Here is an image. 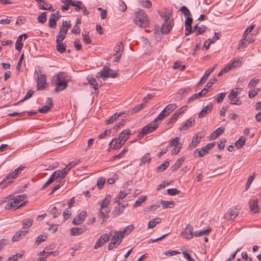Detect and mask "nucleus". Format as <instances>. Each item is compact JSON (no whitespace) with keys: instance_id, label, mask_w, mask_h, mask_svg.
<instances>
[{"instance_id":"nucleus-44","label":"nucleus","mask_w":261,"mask_h":261,"mask_svg":"<svg viewBox=\"0 0 261 261\" xmlns=\"http://www.w3.org/2000/svg\"><path fill=\"white\" fill-rule=\"evenodd\" d=\"M168 116L166 113V111L163 110L157 116V117L154 120V122H156L158 121L162 120L164 119L166 117Z\"/></svg>"},{"instance_id":"nucleus-11","label":"nucleus","mask_w":261,"mask_h":261,"mask_svg":"<svg viewBox=\"0 0 261 261\" xmlns=\"http://www.w3.org/2000/svg\"><path fill=\"white\" fill-rule=\"evenodd\" d=\"M217 66V65H215L213 67L207 69L205 71L203 75V76L200 79V81L197 84V86H199L200 85L203 84L205 82V81L207 80L208 77L211 74V73L213 72V71L214 70L215 67Z\"/></svg>"},{"instance_id":"nucleus-40","label":"nucleus","mask_w":261,"mask_h":261,"mask_svg":"<svg viewBox=\"0 0 261 261\" xmlns=\"http://www.w3.org/2000/svg\"><path fill=\"white\" fill-rule=\"evenodd\" d=\"M186 109V107H182L180 108L179 109L177 110L174 114L172 115V119L174 120H177L178 116L182 113Z\"/></svg>"},{"instance_id":"nucleus-9","label":"nucleus","mask_w":261,"mask_h":261,"mask_svg":"<svg viewBox=\"0 0 261 261\" xmlns=\"http://www.w3.org/2000/svg\"><path fill=\"white\" fill-rule=\"evenodd\" d=\"M23 167H19L16 169L12 172L10 173L7 176L6 178L9 179L8 184L13 182V179L16 178L20 173V171L23 169Z\"/></svg>"},{"instance_id":"nucleus-6","label":"nucleus","mask_w":261,"mask_h":261,"mask_svg":"<svg viewBox=\"0 0 261 261\" xmlns=\"http://www.w3.org/2000/svg\"><path fill=\"white\" fill-rule=\"evenodd\" d=\"M239 214V211L236 206H234L229 209L227 213L225 214L224 217L226 219L233 220Z\"/></svg>"},{"instance_id":"nucleus-50","label":"nucleus","mask_w":261,"mask_h":261,"mask_svg":"<svg viewBox=\"0 0 261 261\" xmlns=\"http://www.w3.org/2000/svg\"><path fill=\"white\" fill-rule=\"evenodd\" d=\"M145 106V104L144 103H141L140 105H137L135 108H134L132 111H131V114H135L138 112L139 111L142 109Z\"/></svg>"},{"instance_id":"nucleus-5","label":"nucleus","mask_w":261,"mask_h":261,"mask_svg":"<svg viewBox=\"0 0 261 261\" xmlns=\"http://www.w3.org/2000/svg\"><path fill=\"white\" fill-rule=\"evenodd\" d=\"M215 145V143H210L207 144L206 145L202 147L201 148L197 149L195 152L194 154L196 152L198 153L199 157H202L206 153H207L208 150L212 149Z\"/></svg>"},{"instance_id":"nucleus-43","label":"nucleus","mask_w":261,"mask_h":261,"mask_svg":"<svg viewBox=\"0 0 261 261\" xmlns=\"http://www.w3.org/2000/svg\"><path fill=\"white\" fill-rule=\"evenodd\" d=\"M46 15L47 13L46 12L42 13L37 18L38 22L41 23H45L46 21Z\"/></svg>"},{"instance_id":"nucleus-47","label":"nucleus","mask_w":261,"mask_h":261,"mask_svg":"<svg viewBox=\"0 0 261 261\" xmlns=\"http://www.w3.org/2000/svg\"><path fill=\"white\" fill-rule=\"evenodd\" d=\"M134 226L133 225H130L127 226L125 229H124L122 231H119L121 232V234L124 235V234L126 233V234H128L130 233L132 230L134 229Z\"/></svg>"},{"instance_id":"nucleus-3","label":"nucleus","mask_w":261,"mask_h":261,"mask_svg":"<svg viewBox=\"0 0 261 261\" xmlns=\"http://www.w3.org/2000/svg\"><path fill=\"white\" fill-rule=\"evenodd\" d=\"M241 91L242 89L240 88H235L231 90L228 95L229 99L230 101V104L237 105H240L241 104V101L240 100V98L237 97L238 95Z\"/></svg>"},{"instance_id":"nucleus-58","label":"nucleus","mask_w":261,"mask_h":261,"mask_svg":"<svg viewBox=\"0 0 261 261\" xmlns=\"http://www.w3.org/2000/svg\"><path fill=\"white\" fill-rule=\"evenodd\" d=\"M124 144V143H122L121 140H118V139L116 141L115 144L113 145V149H117L121 148L123 145Z\"/></svg>"},{"instance_id":"nucleus-25","label":"nucleus","mask_w":261,"mask_h":261,"mask_svg":"<svg viewBox=\"0 0 261 261\" xmlns=\"http://www.w3.org/2000/svg\"><path fill=\"white\" fill-rule=\"evenodd\" d=\"M202 138V136H198V135H195L192 139L191 144L189 145L192 148L195 147L197 145L200 143V140Z\"/></svg>"},{"instance_id":"nucleus-28","label":"nucleus","mask_w":261,"mask_h":261,"mask_svg":"<svg viewBox=\"0 0 261 261\" xmlns=\"http://www.w3.org/2000/svg\"><path fill=\"white\" fill-rule=\"evenodd\" d=\"M123 210L122 208L120 207V204H118L116 205L112 213V214L113 215L114 217H117L119 216L123 212Z\"/></svg>"},{"instance_id":"nucleus-55","label":"nucleus","mask_w":261,"mask_h":261,"mask_svg":"<svg viewBox=\"0 0 261 261\" xmlns=\"http://www.w3.org/2000/svg\"><path fill=\"white\" fill-rule=\"evenodd\" d=\"M106 179L103 177H99L97 182V186L99 189H102L105 185Z\"/></svg>"},{"instance_id":"nucleus-8","label":"nucleus","mask_w":261,"mask_h":261,"mask_svg":"<svg viewBox=\"0 0 261 261\" xmlns=\"http://www.w3.org/2000/svg\"><path fill=\"white\" fill-rule=\"evenodd\" d=\"M53 107V104L51 99L49 97H47L45 105L43 106L41 108H39L38 111L41 113H45L50 111Z\"/></svg>"},{"instance_id":"nucleus-33","label":"nucleus","mask_w":261,"mask_h":261,"mask_svg":"<svg viewBox=\"0 0 261 261\" xmlns=\"http://www.w3.org/2000/svg\"><path fill=\"white\" fill-rule=\"evenodd\" d=\"M33 224V219H25L22 221V228L28 229L30 228Z\"/></svg>"},{"instance_id":"nucleus-52","label":"nucleus","mask_w":261,"mask_h":261,"mask_svg":"<svg viewBox=\"0 0 261 261\" xmlns=\"http://www.w3.org/2000/svg\"><path fill=\"white\" fill-rule=\"evenodd\" d=\"M179 138L176 137L173 140H171L170 142L169 145L170 146L177 147L178 145H181L180 143H179Z\"/></svg>"},{"instance_id":"nucleus-37","label":"nucleus","mask_w":261,"mask_h":261,"mask_svg":"<svg viewBox=\"0 0 261 261\" xmlns=\"http://www.w3.org/2000/svg\"><path fill=\"white\" fill-rule=\"evenodd\" d=\"M184 161V157L177 159V160L176 161L175 164L172 166L173 171L177 170L180 167L181 165L182 164Z\"/></svg>"},{"instance_id":"nucleus-30","label":"nucleus","mask_w":261,"mask_h":261,"mask_svg":"<svg viewBox=\"0 0 261 261\" xmlns=\"http://www.w3.org/2000/svg\"><path fill=\"white\" fill-rule=\"evenodd\" d=\"M211 230V229L209 227L203 230L196 231L194 232V236L198 237L203 235L208 234Z\"/></svg>"},{"instance_id":"nucleus-29","label":"nucleus","mask_w":261,"mask_h":261,"mask_svg":"<svg viewBox=\"0 0 261 261\" xmlns=\"http://www.w3.org/2000/svg\"><path fill=\"white\" fill-rule=\"evenodd\" d=\"M162 219L160 218H156L154 219L150 220L148 224V227L149 228H152L155 226V225L161 222Z\"/></svg>"},{"instance_id":"nucleus-48","label":"nucleus","mask_w":261,"mask_h":261,"mask_svg":"<svg viewBox=\"0 0 261 261\" xmlns=\"http://www.w3.org/2000/svg\"><path fill=\"white\" fill-rule=\"evenodd\" d=\"M219 39V37L218 36V33H215L213 37L211 40L208 39V41H210L207 42V46L206 47V49H207L209 48L211 43H215Z\"/></svg>"},{"instance_id":"nucleus-34","label":"nucleus","mask_w":261,"mask_h":261,"mask_svg":"<svg viewBox=\"0 0 261 261\" xmlns=\"http://www.w3.org/2000/svg\"><path fill=\"white\" fill-rule=\"evenodd\" d=\"M127 195V193L123 192V191H120L117 196L116 197L115 202L117 203L118 204H120V201L124 198Z\"/></svg>"},{"instance_id":"nucleus-41","label":"nucleus","mask_w":261,"mask_h":261,"mask_svg":"<svg viewBox=\"0 0 261 261\" xmlns=\"http://www.w3.org/2000/svg\"><path fill=\"white\" fill-rule=\"evenodd\" d=\"M163 208L172 207L174 206V202L172 201L162 200L161 202Z\"/></svg>"},{"instance_id":"nucleus-26","label":"nucleus","mask_w":261,"mask_h":261,"mask_svg":"<svg viewBox=\"0 0 261 261\" xmlns=\"http://www.w3.org/2000/svg\"><path fill=\"white\" fill-rule=\"evenodd\" d=\"M250 207L251 211L254 213H256L258 212V201L257 200H253L250 201Z\"/></svg>"},{"instance_id":"nucleus-12","label":"nucleus","mask_w":261,"mask_h":261,"mask_svg":"<svg viewBox=\"0 0 261 261\" xmlns=\"http://www.w3.org/2000/svg\"><path fill=\"white\" fill-rule=\"evenodd\" d=\"M158 127V125L157 124H155L153 125L152 126L149 125L145 126L142 129V130L140 132V135L144 136L145 135H146L147 134H149V133L153 132L155 129H156Z\"/></svg>"},{"instance_id":"nucleus-38","label":"nucleus","mask_w":261,"mask_h":261,"mask_svg":"<svg viewBox=\"0 0 261 261\" xmlns=\"http://www.w3.org/2000/svg\"><path fill=\"white\" fill-rule=\"evenodd\" d=\"M119 116L120 115H118V114L115 113L113 115H112L108 119L105 121V123L106 124L112 123L114 121H115Z\"/></svg>"},{"instance_id":"nucleus-53","label":"nucleus","mask_w":261,"mask_h":261,"mask_svg":"<svg viewBox=\"0 0 261 261\" xmlns=\"http://www.w3.org/2000/svg\"><path fill=\"white\" fill-rule=\"evenodd\" d=\"M180 11L183 13L185 16H189L191 15L189 10L184 6L180 8Z\"/></svg>"},{"instance_id":"nucleus-23","label":"nucleus","mask_w":261,"mask_h":261,"mask_svg":"<svg viewBox=\"0 0 261 261\" xmlns=\"http://www.w3.org/2000/svg\"><path fill=\"white\" fill-rule=\"evenodd\" d=\"M194 121V119H193L192 118H189L186 123L179 127V130L181 131L182 130L188 129L189 127H191L193 125Z\"/></svg>"},{"instance_id":"nucleus-57","label":"nucleus","mask_w":261,"mask_h":261,"mask_svg":"<svg viewBox=\"0 0 261 261\" xmlns=\"http://www.w3.org/2000/svg\"><path fill=\"white\" fill-rule=\"evenodd\" d=\"M169 165V162L168 161H166L162 164H161L160 166H159L157 170L158 171H163L166 169L168 166Z\"/></svg>"},{"instance_id":"nucleus-46","label":"nucleus","mask_w":261,"mask_h":261,"mask_svg":"<svg viewBox=\"0 0 261 261\" xmlns=\"http://www.w3.org/2000/svg\"><path fill=\"white\" fill-rule=\"evenodd\" d=\"M245 141V138L242 137L236 142L235 145L239 148H241L244 145Z\"/></svg>"},{"instance_id":"nucleus-27","label":"nucleus","mask_w":261,"mask_h":261,"mask_svg":"<svg viewBox=\"0 0 261 261\" xmlns=\"http://www.w3.org/2000/svg\"><path fill=\"white\" fill-rule=\"evenodd\" d=\"M111 196L110 195H108L107 197L102 201L100 205V210H103L105 207H108L110 204Z\"/></svg>"},{"instance_id":"nucleus-60","label":"nucleus","mask_w":261,"mask_h":261,"mask_svg":"<svg viewBox=\"0 0 261 261\" xmlns=\"http://www.w3.org/2000/svg\"><path fill=\"white\" fill-rule=\"evenodd\" d=\"M167 193L168 194L173 196L179 194L180 191L176 188H172L168 189Z\"/></svg>"},{"instance_id":"nucleus-62","label":"nucleus","mask_w":261,"mask_h":261,"mask_svg":"<svg viewBox=\"0 0 261 261\" xmlns=\"http://www.w3.org/2000/svg\"><path fill=\"white\" fill-rule=\"evenodd\" d=\"M151 160L149 153H146L142 159V162L144 164L149 163Z\"/></svg>"},{"instance_id":"nucleus-51","label":"nucleus","mask_w":261,"mask_h":261,"mask_svg":"<svg viewBox=\"0 0 261 261\" xmlns=\"http://www.w3.org/2000/svg\"><path fill=\"white\" fill-rule=\"evenodd\" d=\"M47 237L46 236L39 235L36 240L35 244L38 245L41 242L45 241Z\"/></svg>"},{"instance_id":"nucleus-18","label":"nucleus","mask_w":261,"mask_h":261,"mask_svg":"<svg viewBox=\"0 0 261 261\" xmlns=\"http://www.w3.org/2000/svg\"><path fill=\"white\" fill-rule=\"evenodd\" d=\"M213 109V106L212 104H208L199 112L198 117L199 118H202L204 117L207 114L210 113Z\"/></svg>"},{"instance_id":"nucleus-19","label":"nucleus","mask_w":261,"mask_h":261,"mask_svg":"<svg viewBox=\"0 0 261 261\" xmlns=\"http://www.w3.org/2000/svg\"><path fill=\"white\" fill-rule=\"evenodd\" d=\"M28 233V231L26 230H20L15 233L12 239L13 242L18 241L21 240L23 237L27 235Z\"/></svg>"},{"instance_id":"nucleus-49","label":"nucleus","mask_w":261,"mask_h":261,"mask_svg":"<svg viewBox=\"0 0 261 261\" xmlns=\"http://www.w3.org/2000/svg\"><path fill=\"white\" fill-rule=\"evenodd\" d=\"M51 215H53L54 218H57L59 216L61 213V211L59 210L57 211V207L56 206H54L50 211L49 212Z\"/></svg>"},{"instance_id":"nucleus-54","label":"nucleus","mask_w":261,"mask_h":261,"mask_svg":"<svg viewBox=\"0 0 261 261\" xmlns=\"http://www.w3.org/2000/svg\"><path fill=\"white\" fill-rule=\"evenodd\" d=\"M140 3L143 6L147 8H150L152 6L151 3L148 0H140Z\"/></svg>"},{"instance_id":"nucleus-35","label":"nucleus","mask_w":261,"mask_h":261,"mask_svg":"<svg viewBox=\"0 0 261 261\" xmlns=\"http://www.w3.org/2000/svg\"><path fill=\"white\" fill-rule=\"evenodd\" d=\"M147 197L146 196H141L136 200L135 203L133 205V207L136 208L141 205V203L146 201Z\"/></svg>"},{"instance_id":"nucleus-31","label":"nucleus","mask_w":261,"mask_h":261,"mask_svg":"<svg viewBox=\"0 0 261 261\" xmlns=\"http://www.w3.org/2000/svg\"><path fill=\"white\" fill-rule=\"evenodd\" d=\"M87 80L88 81V84H89L91 86H92V87L95 90H97L99 88L97 82L96 81V80L94 78L88 76Z\"/></svg>"},{"instance_id":"nucleus-13","label":"nucleus","mask_w":261,"mask_h":261,"mask_svg":"<svg viewBox=\"0 0 261 261\" xmlns=\"http://www.w3.org/2000/svg\"><path fill=\"white\" fill-rule=\"evenodd\" d=\"M173 25V21L172 20H170L169 22H164L161 28L162 33L163 34H167L169 33Z\"/></svg>"},{"instance_id":"nucleus-63","label":"nucleus","mask_w":261,"mask_h":261,"mask_svg":"<svg viewBox=\"0 0 261 261\" xmlns=\"http://www.w3.org/2000/svg\"><path fill=\"white\" fill-rule=\"evenodd\" d=\"M226 93H220L217 95V102L219 103L221 102L225 97Z\"/></svg>"},{"instance_id":"nucleus-56","label":"nucleus","mask_w":261,"mask_h":261,"mask_svg":"<svg viewBox=\"0 0 261 261\" xmlns=\"http://www.w3.org/2000/svg\"><path fill=\"white\" fill-rule=\"evenodd\" d=\"M98 217L99 219H103L102 221V223H104L105 222H106V221L105 220V218H108V214H106L105 213V212H103V210H100V211L98 213Z\"/></svg>"},{"instance_id":"nucleus-32","label":"nucleus","mask_w":261,"mask_h":261,"mask_svg":"<svg viewBox=\"0 0 261 261\" xmlns=\"http://www.w3.org/2000/svg\"><path fill=\"white\" fill-rule=\"evenodd\" d=\"M176 108V105L175 103H170L163 110L166 111V113L169 115Z\"/></svg>"},{"instance_id":"nucleus-15","label":"nucleus","mask_w":261,"mask_h":261,"mask_svg":"<svg viewBox=\"0 0 261 261\" xmlns=\"http://www.w3.org/2000/svg\"><path fill=\"white\" fill-rule=\"evenodd\" d=\"M39 4V8L40 10H53V7L51 4H47L44 0H35Z\"/></svg>"},{"instance_id":"nucleus-2","label":"nucleus","mask_w":261,"mask_h":261,"mask_svg":"<svg viewBox=\"0 0 261 261\" xmlns=\"http://www.w3.org/2000/svg\"><path fill=\"white\" fill-rule=\"evenodd\" d=\"M27 197L26 195L22 194L20 195H18L15 196L13 199L12 201H10L7 203L5 205V208L7 210H9L11 208L16 209L18 208L24 204V203H22L21 205L18 206V204L22 201L23 199Z\"/></svg>"},{"instance_id":"nucleus-14","label":"nucleus","mask_w":261,"mask_h":261,"mask_svg":"<svg viewBox=\"0 0 261 261\" xmlns=\"http://www.w3.org/2000/svg\"><path fill=\"white\" fill-rule=\"evenodd\" d=\"M65 73L61 72L54 75L51 79V82L53 84L62 82L65 81Z\"/></svg>"},{"instance_id":"nucleus-45","label":"nucleus","mask_w":261,"mask_h":261,"mask_svg":"<svg viewBox=\"0 0 261 261\" xmlns=\"http://www.w3.org/2000/svg\"><path fill=\"white\" fill-rule=\"evenodd\" d=\"M66 44L62 43H59V44H57L56 48L58 52L61 53H63L66 50Z\"/></svg>"},{"instance_id":"nucleus-20","label":"nucleus","mask_w":261,"mask_h":261,"mask_svg":"<svg viewBox=\"0 0 261 261\" xmlns=\"http://www.w3.org/2000/svg\"><path fill=\"white\" fill-rule=\"evenodd\" d=\"M61 16L60 15H58V16H56V15L55 14H51L50 16V18H49V22H48V25L50 28H56V26H57V21L58 20H59Z\"/></svg>"},{"instance_id":"nucleus-36","label":"nucleus","mask_w":261,"mask_h":261,"mask_svg":"<svg viewBox=\"0 0 261 261\" xmlns=\"http://www.w3.org/2000/svg\"><path fill=\"white\" fill-rule=\"evenodd\" d=\"M50 178H51L53 179V181H54L56 179H58L60 178V179H63V178H62V172H61V170H58L55 171L50 176Z\"/></svg>"},{"instance_id":"nucleus-21","label":"nucleus","mask_w":261,"mask_h":261,"mask_svg":"<svg viewBox=\"0 0 261 261\" xmlns=\"http://www.w3.org/2000/svg\"><path fill=\"white\" fill-rule=\"evenodd\" d=\"M110 71V68L108 66H105L102 69L100 70L98 74L99 75L97 77H101L103 80L109 77V72Z\"/></svg>"},{"instance_id":"nucleus-17","label":"nucleus","mask_w":261,"mask_h":261,"mask_svg":"<svg viewBox=\"0 0 261 261\" xmlns=\"http://www.w3.org/2000/svg\"><path fill=\"white\" fill-rule=\"evenodd\" d=\"M130 134L129 129H127L122 131L118 136V139L121 140L122 143H125L127 140L129 135Z\"/></svg>"},{"instance_id":"nucleus-64","label":"nucleus","mask_w":261,"mask_h":261,"mask_svg":"<svg viewBox=\"0 0 261 261\" xmlns=\"http://www.w3.org/2000/svg\"><path fill=\"white\" fill-rule=\"evenodd\" d=\"M205 29L206 27L204 25H202L200 27H199L197 29L196 35L202 34L203 32H205Z\"/></svg>"},{"instance_id":"nucleus-7","label":"nucleus","mask_w":261,"mask_h":261,"mask_svg":"<svg viewBox=\"0 0 261 261\" xmlns=\"http://www.w3.org/2000/svg\"><path fill=\"white\" fill-rule=\"evenodd\" d=\"M182 238L187 240L191 239L194 236L193 228L190 224H187L184 231L181 232Z\"/></svg>"},{"instance_id":"nucleus-24","label":"nucleus","mask_w":261,"mask_h":261,"mask_svg":"<svg viewBox=\"0 0 261 261\" xmlns=\"http://www.w3.org/2000/svg\"><path fill=\"white\" fill-rule=\"evenodd\" d=\"M56 86V88L55 91L56 92H58L59 91H62L64 90L67 87V83L64 81L62 82H59L55 84H53Z\"/></svg>"},{"instance_id":"nucleus-1","label":"nucleus","mask_w":261,"mask_h":261,"mask_svg":"<svg viewBox=\"0 0 261 261\" xmlns=\"http://www.w3.org/2000/svg\"><path fill=\"white\" fill-rule=\"evenodd\" d=\"M134 22L140 27L146 28L149 25V21L147 15L143 10L139 9L135 12Z\"/></svg>"},{"instance_id":"nucleus-22","label":"nucleus","mask_w":261,"mask_h":261,"mask_svg":"<svg viewBox=\"0 0 261 261\" xmlns=\"http://www.w3.org/2000/svg\"><path fill=\"white\" fill-rule=\"evenodd\" d=\"M85 230L84 227H72L70 230V234L71 236H78L84 232Z\"/></svg>"},{"instance_id":"nucleus-61","label":"nucleus","mask_w":261,"mask_h":261,"mask_svg":"<svg viewBox=\"0 0 261 261\" xmlns=\"http://www.w3.org/2000/svg\"><path fill=\"white\" fill-rule=\"evenodd\" d=\"M83 5H84L82 4V2L77 1L75 2V6H74L73 7H74V9H75V11H79L82 9Z\"/></svg>"},{"instance_id":"nucleus-16","label":"nucleus","mask_w":261,"mask_h":261,"mask_svg":"<svg viewBox=\"0 0 261 261\" xmlns=\"http://www.w3.org/2000/svg\"><path fill=\"white\" fill-rule=\"evenodd\" d=\"M242 61L243 59L242 58L234 59L231 63H228L226 66L227 70L229 71L233 68L239 66L242 64Z\"/></svg>"},{"instance_id":"nucleus-10","label":"nucleus","mask_w":261,"mask_h":261,"mask_svg":"<svg viewBox=\"0 0 261 261\" xmlns=\"http://www.w3.org/2000/svg\"><path fill=\"white\" fill-rule=\"evenodd\" d=\"M114 234L112 237L111 241L114 242L116 245H119L122 241L124 235L121 234V232L114 230Z\"/></svg>"},{"instance_id":"nucleus-59","label":"nucleus","mask_w":261,"mask_h":261,"mask_svg":"<svg viewBox=\"0 0 261 261\" xmlns=\"http://www.w3.org/2000/svg\"><path fill=\"white\" fill-rule=\"evenodd\" d=\"M86 216L87 213L86 211H83L80 213L77 218L81 223L85 220Z\"/></svg>"},{"instance_id":"nucleus-4","label":"nucleus","mask_w":261,"mask_h":261,"mask_svg":"<svg viewBox=\"0 0 261 261\" xmlns=\"http://www.w3.org/2000/svg\"><path fill=\"white\" fill-rule=\"evenodd\" d=\"M35 74H37V90H42L45 88L47 83H46V79L45 74H38L37 71H35Z\"/></svg>"},{"instance_id":"nucleus-42","label":"nucleus","mask_w":261,"mask_h":261,"mask_svg":"<svg viewBox=\"0 0 261 261\" xmlns=\"http://www.w3.org/2000/svg\"><path fill=\"white\" fill-rule=\"evenodd\" d=\"M113 232V230L111 231V232L108 233H105L102 234L100 237V239H101L102 242L105 243L106 242H107L109 241L110 237L112 235V232Z\"/></svg>"},{"instance_id":"nucleus-39","label":"nucleus","mask_w":261,"mask_h":261,"mask_svg":"<svg viewBox=\"0 0 261 261\" xmlns=\"http://www.w3.org/2000/svg\"><path fill=\"white\" fill-rule=\"evenodd\" d=\"M123 50V46L122 42L119 43L114 49L115 53L113 55H122Z\"/></svg>"}]
</instances>
